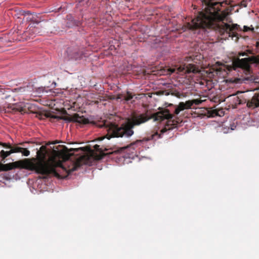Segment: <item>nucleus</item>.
<instances>
[{"label":"nucleus","mask_w":259,"mask_h":259,"mask_svg":"<svg viewBox=\"0 0 259 259\" xmlns=\"http://www.w3.org/2000/svg\"><path fill=\"white\" fill-rule=\"evenodd\" d=\"M21 151V152H20V153H21L24 156H28L30 154V151L27 150V148L22 147V150Z\"/></svg>","instance_id":"19"},{"label":"nucleus","mask_w":259,"mask_h":259,"mask_svg":"<svg viewBox=\"0 0 259 259\" xmlns=\"http://www.w3.org/2000/svg\"><path fill=\"white\" fill-rule=\"evenodd\" d=\"M161 137V134H158L157 132L155 133L154 134L151 135L150 137L148 138H144L142 140H138L136 142H134L132 145H136V144H140L141 145L144 142H146L148 141H150L151 140H156V139H158L159 138H160Z\"/></svg>","instance_id":"11"},{"label":"nucleus","mask_w":259,"mask_h":259,"mask_svg":"<svg viewBox=\"0 0 259 259\" xmlns=\"http://www.w3.org/2000/svg\"><path fill=\"white\" fill-rule=\"evenodd\" d=\"M41 32L39 23L30 25L28 30L25 32L30 35V37H33L34 35L39 34Z\"/></svg>","instance_id":"10"},{"label":"nucleus","mask_w":259,"mask_h":259,"mask_svg":"<svg viewBox=\"0 0 259 259\" xmlns=\"http://www.w3.org/2000/svg\"><path fill=\"white\" fill-rule=\"evenodd\" d=\"M3 147L6 149H10L11 150L12 153H20L21 152L22 147L18 146H12L9 143H2L0 142V147Z\"/></svg>","instance_id":"12"},{"label":"nucleus","mask_w":259,"mask_h":259,"mask_svg":"<svg viewBox=\"0 0 259 259\" xmlns=\"http://www.w3.org/2000/svg\"><path fill=\"white\" fill-rule=\"evenodd\" d=\"M248 53H250V54H251V52H250V51H248Z\"/></svg>","instance_id":"29"},{"label":"nucleus","mask_w":259,"mask_h":259,"mask_svg":"<svg viewBox=\"0 0 259 259\" xmlns=\"http://www.w3.org/2000/svg\"><path fill=\"white\" fill-rule=\"evenodd\" d=\"M202 102V101L201 100L198 99L188 100L186 102H181L178 105L175 106L174 114L178 115L181 111H183L185 109H190L194 104L198 105L200 104Z\"/></svg>","instance_id":"5"},{"label":"nucleus","mask_w":259,"mask_h":259,"mask_svg":"<svg viewBox=\"0 0 259 259\" xmlns=\"http://www.w3.org/2000/svg\"><path fill=\"white\" fill-rule=\"evenodd\" d=\"M25 143H27V142H25V143H19V145H22V146H25L24 145H25Z\"/></svg>","instance_id":"27"},{"label":"nucleus","mask_w":259,"mask_h":259,"mask_svg":"<svg viewBox=\"0 0 259 259\" xmlns=\"http://www.w3.org/2000/svg\"><path fill=\"white\" fill-rule=\"evenodd\" d=\"M0 165L2 167L1 171H8L18 167L24 168V161H15L7 164L2 163Z\"/></svg>","instance_id":"8"},{"label":"nucleus","mask_w":259,"mask_h":259,"mask_svg":"<svg viewBox=\"0 0 259 259\" xmlns=\"http://www.w3.org/2000/svg\"><path fill=\"white\" fill-rule=\"evenodd\" d=\"M83 158L84 156H82L74 162L70 161L62 164L54 157L47 159L46 152L37 151L36 158L24 160V167L42 175L52 174L58 178H65L82 165Z\"/></svg>","instance_id":"2"},{"label":"nucleus","mask_w":259,"mask_h":259,"mask_svg":"<svg viewBox=\"0 0 259 259\" xmlns=\"http://www.w3.org/2000/svg\"><path fill=\"white\" fill-rule=\"evenodd\" d=\"M25 109L17 104H8L7 106H4L2 111L5 112L15 113L19 111L21 113L24 112Z\"/></svg>","instance_id":"9"},{"label":"nucleus","mask_w":259,"mask_h":259,"mask_svg":"<svg viewBox=\"0 0 259 259\" xmlns=\"http://www.w3.org/2000/svg\"><path fill=\"white\" fill-rule=\"evenodd\" d=\"M178 72L182 74L196 73L199 72L198 67L192 64H181L177 68Z\"/></svg>","instance_id":"6"},{"label":"nucleus","mask_w":259,"mask_h":259,"mask_svg":"<svg viewBox=\"0 0 259 259\" xmlns=\"http://www.w3.org/2000/svg\"><path fill=\"white\" fill-rule=\"evenodd\" d=\"M52 149L54 152L63 151L65 152H69L71 151L77 152L79 150V149H70L68 150L65 146L61 145H59L57 147L54 146Z\"/></svg>","instance_id":"14"},{"label":"nucleus","mask_w":259,"mask_h":259,"mask_svg":"<svg viewBox=\"0 0 259 259\" xmlns=\"http://www.w3.org/2000/svg\"><path fill=\"white\" fill-rule=\"evenodd\" d=\"M248 1H250V0H246V2H247Z\"/></svg>","instance_id":"30"},{"label":"nucleus","mask_w":259,"mask_h":259,"mask_svg":"<svg viewBox=\"0 0 259 259\" xmlns=\"http://www.w3.org/2000/svg\"><path fill=\"white\" fill-rule=\"evenodd\" d=\"M174 115L169 112L168 109H165L162 111L157 112L152 115L148 114V112L142 114L134 113L131 119H128L126 123L122 124L121 126H118L115 123L108 121H103L99 126L100 127H105L107 134L105 137L110 139L111 138H128L132 136L134 132L133 128L135 126H138L144 123L150 119L154 118L155 120L162 121L167 119L166 126L161 130V134H163L167 130H172L177 127L180 123V120L174 119Z\"/></svg>","instance_id":"1"},{"label":"nucleus","mask_w":259,"mask_h":259,"mask_svg":"<svg viewBox=\"0 0 259 259\" xmlns=\"http://www.w3.org/2000/svg\"><path fill=\"white\" fill-rule=\"evenodd\" d=\"M12 153L11 149L9 151H4L2 150L0 151V159L2 161H4L6 158L10 156Z\"/></svg>","instance_id":"16"},{"label":"nucleus","mask_w":259,"mask_h":259,"mask_svg":"<svg viewBox=\"0 0 259 259\" xmlns=\"http://www.w3.org/2000/svg\"><path fill=\"white\" fill-rule=\"evenodd\" d=\"M217 26L221 35H222L226 33L232 39H234V38H235L234 40L235 41H238L239 36L236 31L241 30L239 25L237 24H233L230 25L226 23L223 22V24L218 25Z\"/></svg>","instance_id":"4"},{"label":"nucleus","mask_w":259,"mask_h":259,"mask_svg":"<svg viewBox=\"0 0 259 259\" xmlns=\"http://www.w3.org/2000/svg\"><path fill=\"white\" fill-rule=\"evenodd\" d=\"M72 120L74 121L82 123L87 124L89 123V120L88 118L84 117L83 116H79L78 114L75 113L72 116Z\"/></svg>","instance_id":"13"},{"label":"nucleus","mask_w":259,"mask_h":259,"mask_svg":"<svg viewBox=\"0 0 259 259\" xmlns=\"http://www.w3.org/2000/svg\"><path fill=\"white\" fill-rule=\"evenodd\" d=\"M253 30H254V28L253 27L252 28H250V27H249L248 26H244L243 31H245V32L248 31L249 30L253 31Z\"/></svg>","instance_id":"21"},{"label":"nucleus","mask_w":259,"mask_h":259,"mask_svg":"<svg viewBox=\"0 0 259 259\" xmlns=\"http://www.w3.org/2000/svg\"><path fill=\"white\" fill-rule=\"evenodd\" d=\"M116 99L123 100V94H118L117 95Z\"/></svg>","instance_id":"22"},{"label":"nucleus","mask_w":259,"mask_h":259,"mask_svg":"<svg viewBox=\"0 0 259 259\" xmlns=\"http://www.w3.org/2000/svg\"><path fill=\"white\" fill-rule=\"evenodd\" d=\"M59 142L58 141H54V142H52L51 143H50V144H56L57 143H59Z\"/></svg>","instance_id":"26"},{"label":"nucleus","mask_w":259,"mask_h":259,"mask_svg":"<svg viewBox=\"0 0 259 259\" xmlns=\"http://www.w3.org/2000/svg\"><path fill=\"white\" fill-rule=\"evenodd\" d=\"M94 148L97 151L99 152L100 153V155L98 156V157L97 158V159H101L106 155V154L103 152V149L100 148L99 145H95L94 146Z\"/></svg>","instance_id":"15"},{"label":"nucleus","mask_w":259,"mask_h":259,"mask_svg":"<svg viewBox=\"0 0 259 259\" xmlns=\"http://www.w3.org/2000/svg\"><path fill=\"white\" fill-rule=\"evenodd\" d=\"M39 151H41L44 152H46L47 153V150H46V147L45 146H42L40 147Z\"/></svg>","instance_id":"23"},{"label":"nucleus","mask_w":259,"mask_h":259,"mask_svg":"<svg viewBox=\"0 0 259 259\" xmlns=\"http://www.w3.org/2000/svg\"><path fill=\"white\" fill-rule=\"evenodd\" d=\"M44 92L43 88H39L36 89L37 94L35 96H40V94Z\"/></svg>","instance_id":"20"},{"label":"nucleus","mask_w":259,"mask_h":259,"mask_svg":"<svg viewBox=\"0 0 259 259\" xmlns=\"http://www.w3.org/2000/svg\"><path fill=\"white\" fill-rule=\"evenodd\" d=\"M30 89V87L26 86L18 88L17 89V90L18 92L20 93H28V92H31Z\"/></svg>","instance_id":"17"},{"label":"nucleus","mask_w":259,"mask_h":259,"mask_svg":"<svg viewBox=\"0 0 259 259\" xmlns=\"http://www.w3.org/2000/svg\"><path fill=\"white\" fill-rule=\"evenodd\" d=\"M239 56H247V54L246 52H242V53H239Z\"/></svg>","instance_id":"25"},{"label":"nucleus","mask_w":259,"mask_h":259,"mask_svg":"<svg viewBox=\"0 0 259 259\" xmlns=\"http://www.w3.org/2000/svg\"><path fill=\"white\" fill-rule=\"evenodd\" d=\"M69 59L77 60L81 59L83 54L78 48H68L66 51Z\"/></svg>","instance_id":"7"},{"label":"nucleus","mask_w":259,"mask_h":259,"mask_svg":"<svg viewBox=\"0 0 259 259\" xmlns=\"http://www.w3.org/2000/svg\"><path fill=\"white\" fill-rule=\"evenodd\" d=\"M241 5L244 7H247V2H246V0H243L241 2Z\"/></svg>","instance_id":"24"},{"label":"nucleus","mask_w":259,"mask_h":259,"mask_svg":"<svg viewBox=\"0 0 259 259\" xmlns=\"http://www.w3.org/2000/svg\"><path fill=\"white\" fill-rule=\"evenodd\" d=\"M133 98V96L130 92H127L126 94H123V100L125 101H130Z\"/></svg>","instance_id":"18"},{"label":"nucleus","mask_w":259,"mask_h":259,"mask_svg":"<svg viewBox=\"0 0 259 259\" xmlns=\"http://www.w3.org/2000/svg\"><path fill=\"white\" fill-rule=\"evenodd\" d=\"M195 7H196V6H194V9H196V8Z\"/></svg>","instance_id":"28"},{"label":"nucleus","mask_w":259,"mask_h":259,"mask_svg":"<svg viewBox=\"0 0 259 259\" xmlns=\"http://www.w3.org/2000/svg\"><path fill=\"white\" fill-rule=\"evenodd\" d=\"M252 63L259 64V55L252 56L243 59H239V58L235 59L233 60L230 68L233 70L239 68L248 71L250 68V64Z\"/></svg>","instance_id":"3"}]
</instances>
